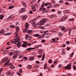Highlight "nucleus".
<instances>
[{"instance_id": "nucleus-10", "label": "nucleus", "mask_w": 76, "mask_h": 76, "mask_svg": "<svg viewBox=\"0 0 76 76\" xmlns=\"http://www.w3.org/2000/svg\"><path fill=\"white\" fill-rule=\"evenodd\" d=\"M67 13H70V11L67 10H65L64 11V14L66 15Z\"/></svg>"}, {"instance_id": "nucleus-3", "label": "nucleus", "mask_w": 76, "mask_h": 76, "mask_svg": "<svg viewBox=\"0 0 76 76\" xmlns=\"http://www.w3.org/2000/svg\"><path fill=\"white\" fill-rule=\"evenodd\" d=\"M19 41H20V39L19 38H16L15 39H13L11 41V43H12V44H15L16 42H19Z\"/></svg>"}, {"instance_id": "nucleus-50", "label": "nucleus", "mask_w": 76, "mask_h": 76, "mask_svg": "<svg viewBox=\"0 0 76 76\" xmlns=\"http://www.w3.org/2000/svg\"><path fill=\"white\" fill-rule=\"evenodd\" d=\"M16 28L17 29V30L18 31H19V27L18 26H17L16 27Z\"/></svg>"}, {"instance_id": "nucleus-54", "label": "nucleus", "mask_w": 76, "mask_h": 76, "mask_svg": "<svg viewBox=\"0 0 76 76\" xmlns=\"http://www.w3.org/2000/svg\"><path fill=\"white\" fill-rule=\"evenodd\" d=\"M31 23H34V20H31L30 22Z\"/></svg>"}, {"instance_id": "nucleus-39", "label": "nucleus", "mask_w": 76, "mask_h": 76, "mask_svg": "<svg viewBox=\"0 0 76 76\" xmlns=\"http://www.w3.org/2000/svg\"><path fill=\"white\" fill-rule=\"evenodd\" d=\"M32 39V37H28V40H31V39Z\"/></svg>"}, {"instance_id": "nucleus-20", "label": "nucleus", "mask_w": 76, "mask_h": 76, "mask_svg": "<svg viewBox=\"0 0 76 76\" xmlns=\"http://www.w3.org/2000/svg\"><path fill=\"white\" fill-rule=\"evenodd\" d=\"M21 44V43L20 42L18 43L17 44V46L18 48H20V45Z\"/></svg>"}, {"instance_id": "nucleus-57", "label": "nucleus", "mask_w": 76, "mask_h": 76, "mask_svg": "<svg viewBox=\"0 0 76 76\" xmlns=\"http://www.w3.org/2000/svg\"><path fill=\"white\" fill-rule=\"evenodd\" d=\"M10 28H14L15 27V26L13 25H11L10 26Z\"/></svg>"}, {"instance_id": "nucleus-21", "label": "nucleus", "mask_w": 76, "mask_h": 76, "mask_svg": "<svg viewBox=\"0 0 76 76\" xmlns=\"http://www.w3.org/2000/svg\"><path fill=\"white\" fill-rule=\"evenodd\" d=\"M54 7H58V6H60V4H57L56 5L54 4Z\"/></svg>"}, {"instance_id": "nucleus-9", "label": "nucleus", "mask_w": 76, "mask_h": 76, "mask_svg": "<svg viewBox=\"0 0 76 76\" xmlns=\"http://www.w3.org/2000/svg\"><path fill=\"white\" fill-rule=\"evenodd\" d=\"M28 29H26V30H25V31H26L28 33V34H30L31 33H32V31L31 30H28Z\"/></svg>"}, {"instance_id": "nucleus-46", "label": "nucleus", "mask_w": 76, "mask_h": 76, "mask_svg": "<svg viewBox=\"0 0 76 76\" xmlns=\"http://www.w3.org/2000/svg\"><path fill=\"white\" fill-rule=\"evenodd\" d=\"M70 49V48L69 47H67V50H69Z\"/></svg>"}, {"instance_id": "nucleus-56", "label": "nucleus", "mask_w": 76, "mask_h": 76, "mask_svg": "<svg viewBox=\"0 0 76 76\" xmlns=\"http://www.w3.org/2000/svg\"><path fill=\"white\" fill-rule=\"evenodd\" d=\"M58 36H59V37H60L61 35V33H59L58 34Z\"/></svg>"}, {"instance_id": "nucleus-48", "label": "nucleus", "mask_w": 76, "mask_h": 76, "mask_svg": "<svg viewBox=\"0 0 76 76\" xmlns=\"http://www.w3.org/2000/svg\"><path fill=\"white\" fill-rule=\"evenodd\" d=\"M65 30V28L64 27H62V31H64Z\"/></svg>"}, {"instance_id": "nucleus-28", "label": "nucleus", "mask_w": 76, "mask_h": 76, "mask_svg": "<svg viewBox=\"0 0 76 76\" xmlns=\"http://www.w3.org/2000/svg\"><path fill=\"white\" fill-rule=\"evenodd\" d=\"M25 37H26V39H28V38L29 37V35H28V34H26Z\"/></svg>"}, {"instance_id": "nucleus-55", "label": "nucleus", "mask_w": 76, "mask_h": 76, "mask_svg": "<svg viewBox=\"0 0 76 76\" xmlns=\"http://www.w3.org/2000/svg\"><path fill=\"white\" fill-rule=\"evenodd\" d=\"M48 62L49 63H51L52 62L51 61V59H50L49 61Z\"/></svg>"}, {"instance_id": "nucleus-26", "label": "nucleus", "mask_w": 76, "mask_h": 76, "mask_svg": "<svg viewBox=\"0 0 76 76\" xmlns=\"http://www.w3.org/2000/svg\"><path fill=\"white\" fill-rule=\"evenodd\" d=\"M41 46V45H38L36 46H35V48H38L39 47H40Z\"/></svg>"}, {"instance_id": "nucleus-15", "label": "nucleus", "mask_w": 76, "mask_h": 76, "mask_svg": "<svg viewBox=\"0 0 76 76\" xmlns=\"http://www.w3.org/2000/svg\"><path fill=\"white\" fill-rule=\"evenodd\" d=\"M12 34V33H5L4 34V35H6V36H8V35H10Z\"/></svg>"}, {"instance_id": "nucleus-35", "label": "nucleus", "mask_w": 76, "mask_h": 76, "mask_svg": "<svg viewBox=\"0 0 76 76\" xmlns=\"http://www.w3.org/2000/svg\"><path fill=\"white\" fill-rule=\"evenodd\" d=\"M13 7H14V6H12L10 7L9 8V9H12V8H13Z\"/></svg>"}, {"instance_id": "nucleus-24", "label": "nucleus", "mask_w": 76, "mask_h": 76, "mask_svg": "<svg viewBox=\"0 0 76 76\" xmlns=\"http://www.w3.org/2000/svg\"><path fill=\"white\" fill-rule=\"evenodd\" d=\"M27 45L25 44H23L21 45V47H26Z\"/></svg>"}, {"instance_id": "nucleus-53", "label": "nucleus", "mask_w": 76, "mask_h": 76, "mask_svg": "<svg viewBox=\"0 0 76 76\" xmlns=\"http://www.w3.org/2000/svg\"><path fill=\"white\" fill-rule=\"evenodd\" d=\"M61 13V11H60V10H58V14H59V13Z\"/></svg>"}, {"instance_id": "nucleus-25", "label": "nucleus", "mask_w": 76, "mask_h": 76, "mask_svg": "<svg viewBox=\"0 0 76 76\" xmlns=\"http://www.w3.org/2000/svg\"><path fill=\"white\" fill-rule=\"evenodd\" d=\"M10 18H11V19H12V16H11L10 17H9L6 20L7 21H9V20H10Z\"/></svg>"}, {"instance_id": "nucleus-64", "label": "nucleus", "mask_w": 76, "mask_h": 76, "mask_svg": "<svg viewBox=\"0 0 76 76\" xmlns=\"http://www.w3.org/2000/svg\"><path fill=\"white\" fill-rule=\"evenodd\" d=\"M62 54H66V53L65 52L63 51L62 53Z\"/></svg>"}, {"instance_id": "nucleus-51", "label": "nucleus", "mask_w": 76, "mask_h": 76, "mask_svg": "<svg viewBox=\"0 0 76 76\" xmlns=\"http://www.w3.org/2000/svg\"><path fill=\"white\" fill-rule=\"evenodd\" d=\"M71 31H72L70 29L69 31V35H70V34H71Z\"/></svg>"}, {"instance_id": "nucleus-29", "label": "nucleus", "mask_w": 76, "mask_h": 76, "mask_svg": "<svg viewBox=\"0 0 76 76\" xmlns=\"http://www.w3.org/2000/svg\"><path fill=\"white\" fill-rule=\"evenodd\" d=\"M47 10V9L45 8H43L42 9V10H43V12H44V13H45V10Z\"/></svg>"}, {"instance_id": "nucleus-34", "label": "nucleus", "mask_w": 76, "mask_h": 76, "mask_svg": "<svg viewBox=\"0 0 76 76\" xmlns=\"http://www.w3.org/2000/svg\"><path fill=\"white\" fill-rule=\"evenodd\" d=\"M7 52H8L6 50H5L4 51L3 53L4 54H6V53H7Z\"/></svg>"}, {"instance_id": "nucleus-63", "label": "nucleus", "mask_w": 76, "mask_h": 76, "mask_svg": "<svg viewBox=\"0 0 76 76\" xmlns=\"http://www.w3.org/2000/svg\"><path fill=\"white\" fill-rule=\"evenodd\" d=\"M65 4L66 5H69V3L66 2L65 3Z\"/></svg>"}, {"instance_id": "nucleus-62", "label": "nucleus", "mask_w": 76, "mask_h": 76, "mask_svg": "<svg viewBox=\"0 0 76 76\" xmlns=\"http://www.w3.org/2000/svg\"><path fill=\"white\" fill-rule=\"evenodd\" d=\"M12 65H13V64L12 63H10L9 64V66H12Z\"/></svg>"}, {"instance_id": "nucleus-30", "label": "nucleus", "mask_w": 76, "mask_h": 76, "mask_svg": "<svg viewBox=\"0 0 76 76\" xmlns=\"http://www.w3.org/2000/svg\"><path fill=\"white\" fill-rule=\"evenodd\" d=\"M5 32V31L4 30H2L0 32V34H3Z\"/></svg>"}, {"instance_id": "nucleus-16", "label": "nucleus", "mask_w": 76, "mask_h": 76, "mask_svg": "<svg viewBox=\"0 0 76 76\" xmlns=\"http://www.w3.org/2000/svg\"><path fill=\"white\" fill-rule=\"evenodd\" d=\"M18 57V55L17 54H15L12 57V58L13 59H15L17 58Z\"/></svg>"}, {"instance_id": "nucleus-1", "label": "nucleus", "mask_w": 76, "mask_h": 76, "mask_svg": "<svg viewBox=\"0 0 76 76\" xmlns=\"http://www.w3.org/2000/svg\"><path fill=\"white\" fill-rule=\"evenodd\" d=\"M47 21V19L46 18L43 19L40 22L36 24H35V22H34L33 24V26L35 27L36 26H39V28L41 29H45V27H43V25L44 24L45 22Z\"/></svg>"}, {"instance_id": "nucleus-31", "label": "nucleus", "mask_w": 76, "mask_h": 76, "mask_svg": "<svg viewBox=\"0 0 76 76\" xmlns=\"http://www.w3.org/2000/svg\"><path fill=\"white\" fill-rule=\"evenodd\" d=\"M48 31H45L44 32V35H48V33H47V32Z\"/></svg>"}, {"instance_id": "nucleus-47", "label": "nucleus", "mask_w": 76, "mask_h": 76, "mask_svg": "<svg viewBox=\"0 0 76 76\" xmlns=\"http://www.w3.org/2000/svg\"><path fill=\"white\" fill-rule=\"evenodd\" d=\"M45 40L44 39H43L42 40V42H45Z\"/></svg>"}, {"instance_id": "nucleus-12", "label": "nucleus", "mask_w": 76, "mask_h": 76, "mask_svg": "<svg viewBox=\"0 0 76 76\" xmlns=\"http://www.w3.org/2000/svg\"><path fill=\"white\" fill-rule=\"evenodd\" d=\"M27 17V15H24L22 17V20H24L26 19V18Z\"/></svg>"}, {"instance_id": "nucleus-2", "label": "nucleus", "mask_w": 76, "mask_h": 76, "mask_svg": "<svg viewBox=\"0 0 76 76\" xmlns=\"http://www.w3.org/2000/svg\"><path fill=\"white\" fill-rule=\"evenodd\" d=\"M10 59H8V58L6 59V58H5L3 60V61L4 62H5L6 61H7V62L4 64V66H7V65L9 63V61H10Z\"/></svg>"}, {"instance_id": "nucleus-27", "label": "nucleus", "mask_w": 76, "mask_h": 76, "mask_svg": "<svg viewBox=\"0 0 76 76\" xmlns=\"http://www.w3.org/2000/svg\"><path fill=\"white\" fill-rule=\"evenodd\" d=\"M45 58V54L43 55L42 59V61H44V58Z\"/></svg>"}, {"instance_id": "nucleus-18", "label": "nucleus", "mask_w": 76, "mask_h": 76, "mask_svg": "<svg viewBox=\"0 0 76 76\" xmlns=\"http://www.w3.org/2000/svg\"><path fill=\"white\" fill-rule=\"evenodd\" d=\"M3 18H4V15H0V19L1 20V19H3Z\"/></svg>"}, {"instance_id": "nucleus-40", "label": "nucleus", "mask_w": 76, "mask_h": 76, "mask_svg": "<svg viewBox=\"0 0 76 76\" xmlns=\"http://www.w3.org/2000/svg\"><path fill=\"white\" fill-rule=\"evenodd\" d=\"M73 69L74 70H75L76 69V66L75 65H74L73 66Z\"/></svg>"}, {"instance_id": "nucleus-49", "label": "nucleus", "mask_w": 76, "mask_h": 76, "mask_svg": "<svg viewBox=\"0 0 76 76\" xmlns=\"http://www.w3.org/2000/svg\"><path fill=\"white\" fill-rule=\"evenodd\" d=\"M23 58L25 59V60H27V58H28V57H24Z\"/></svg>"}, {"instance_id": "nucleus-36", "label": "nucleus", "mask_w": 76, "mask_h": 76, "mask_svg": "<svg viewBox=\"0 0 76 76\" xmlns=\"http://www.w3.org/2000/svg\"><path fill=\"white\" fill-rule=\"evenodd\" d=\"M49 6L50 7H53V6H52V5L51 4V3H49Z\"/></svg>"}, {"instance_id": "nucleus-11", "label": "nucleus", "mask_w": 76, "mask_h": 76, "mask_svg": "<svg viewBox=\"0 0 76 76\" xmlns=\"http://www.w3.org/2000/svg\"><path fill=\"white\" fill-rule=\"evenodd\" d=\"M34 59V58L33 56H30L29 57V61H32Z\"/></svg>"}, {"instance_id": "nucleus-7", "label": "nucleus", "mask_w": 76, "mask_h": 76, "mask_svg": "<svg viewBox=\"0 0 76 76\" xmlns=\"http://www.w3.org/2000/svg\"><path fill=\"white\" fill-rule=\"evenodd\" d=\"M26 28L24 29V31H26V29H28V27H29V25H28V23H26L25 25Z\"/></svg>"}, {"instance_id": "nucleus-6", "label": "nucleus", "mask_w": 76, "mask_h": 76, "mask_svg": "<svg viewBox=\"0 0 76 76\" xmlns=\"http://www.w3.org/2000/svg\"><path fill=\"white\" fill-rule=\"evenodd\" d=\"M31 9L33 12H36L37 10L35 7L33 5L31 6Z\"/></svg>"}, {"instance_id": "nucleus-14", "label": "nucleus", "mask_w": 76, "mask_h": 76, "mask_svg": "<svg viewBox=\"0 0 76 76\" xmlns=\"http://www.w3.org/2000/svg\"><path fill=\"white\" fill-rule=\"evenodd\" d=\"M18 53V54H20V52H19L18 51H12V52H11V53H12V54L13 55L14 53Z\"/></svg>"}, {"instance_id": "nucleus-22", "label": "nucleus", "mask_w": 76, "mask_h": 76, "mask_svg": "<svg viewBox=\"0 0 76 76\" xmlns=\"http://www.w3.org/2000/svg\"><path fill=\"white\" fill-rule=\"evenodd\" d=\"M27 69H31V67H32V66L28 65L27 66Z\"/></svg>"}, {"instance_id": "nucleus-44", "label": "nucleus", "mask_w": 76, "mask_h": 76, "mask_svg": "<svg viewBox=\"0 0 76 76\" xmlns=\"http://www.w3.org/2000/svg\"><path fill=\"white\" fill-rule=\"evenodd\" d=\"M56 41H58V37H56L55 38Z\"/></svg>"}, {"instance_id": "nucleus-23", "label": "nucleus", "mask_w": 76, "mask_h": 76, "mask_svg": "<svg viewBox=\"0 0 76 76\" xmlns=\"http://www.w3.org/2000/svg\"><path fill=\"white\" fill-rule=\"evenodd\" d=\"M35 48H28L26 49V50H35Z\"/></svg>"}, {"instance_id": "nucleus-41", "label": "nucleus", "mask_w": 76, "mask_h": 76, "mask_svg": "<svg viewBox=\"0 0 76 76\" xmlns=\"http://www.w3.org/2000/svg\"><path fill=\"white\" fill-rule=\"evenodd\" d=\"M45 36V35H44V34H42L41 35V37H40V38H42L43 37H44Z\"/></svg>"}, {"instance_id": "nucleus-60", "label": "nucleus", "mask_w": 76, "mask_h": 76, "mask_svg": "<svg viewBox=\"0 0 76 76\" xmlns=\"http://www.w3.org/2000/svg\"><path fill=\"white\" fill-rule=\"evenodd\" d=\"M18 30H16L15 32V34H18Z\"/></svg>"}, {"instance_id": "nucleus-19", "label": "nucleus", "mask_w": 76, "mask_h": 76, "mask_svg": "<svg viewBox=\"0 0 76 76\" xmlns=\"http://www.w3.org/2000/svg\"><path fill=\"white\" fill-rule=\"evenodd\" d=\"M11 73V72H10V71H8L6 73V75L7 76L8 75H10Z\"/></svg>"}, {"instance_id": "nucleus-37", "label": "nucleus", "mask_w": 76, "mask_h": 76, "mask_svg": "<svg viewBox=\"0 0 76 76\" xmlns=\"http://www.w3.org/2000/svg\"><path fill=\"white\" fill-rule=\"evenodd\" d=\"M34 36L35 37H39V36H40V35L37 34H34Z\"/></svg>"}, {"instance_id": "nucleus-52", "label": "nucleus", "mask_w": 76, "mask_h": 76, "mask_svg": "<svg viewBox=\"0 0 76 76\" xmlns=\"http://www.w3.org/2000/svg\"><path fill=\"white\" fill-rule=\"evenodd\" d=\"M57 61H54L53 63L54 64H56V63H57Z\"/></svg>"}, {"instance_id": "nucleus-58", "label": "nucleus", "mask_w": 76, "mask_h": 76, "mask_svg": "<svg viewBox=\"0 0 76 76\" xmlns=\"http://www.w3.org/2000/svg\"><path fill=\"white\" fill-rule=\"evenodd\" d=\"M74 54V52L72 53H71V57H72V56H73Z\"/></svg>"}, {"instance_id": "nucleus-43", "label": "nucleus", "mask_w": 76, "mask_h": 76, "mask_svg": "<svg viewBox=\"0 0 76 76\" xmlns=\"http://www.w3.org/2000/svg\"><path fill=\"white\" fill-rule=\"evenodd\" d=\"M63 2H64V1L62 0H60L59 1V3H63Z\"/></svg>"}, {"instance_id": "nucleus-4", "label": "nucleus", "mask_w": 76, "mask_h": 76, "mask_svg": "<svg viewBox=\"0 0 76 76\" xmlns=\"http://www.w3.org/2000/svg\"><path fill=\"white\" fill-rule=\"evenodd\" d=\"M67 16H64L63 18H61L60 20H59V21L60 22L64 21V20H65V19H67Z\"/></svg>"}, {"instance_id": "nucleus-33", "label": "nucleus", "mask_w": 76, "mask_h": 76, "mask_svg": "<svg viewBox=\"0 0 76 76\" xmlns=\"http://www.w3.org/2000/svg\"><path fill=\"white\" fill-rule=\"evenodd\" d=\"M47 64H45L44 66V69H45H45H46V68H47Z\"/></svg>"}, {"instance_id": "nucleus-13", "label": "nucleus", "mask_w": 76, "mask_h": 76, "mask_svg": "<svg viewBox=\"0 0 76 76\" xmlns=\"http://www.w3.org/2000/svg\"><path fill=\"white\" fill-rule=\"evenodd\" d=\"M22 4L25 7H26V3H25L24 1L22 2Z\"/></svg>"}, {"instance_id": "nucleus-59", "label": "nucleus", "mask_w": 76, "mask_h": 76, "mask_svg": "<svg viewBox=\"0 0 76 76\" xmlns=\"http://www.w3.org/2000/svg\"><path fill=\"white\" fill-rule=\"evenodd\" d=\"M2 70H3V68H1V69H0V73L2 72Z\"/></svg>"}, {"instance_id": "nucleus-61", "label": "nucleus", "mask_w": 76, "mask_h": 76, "mask_svg": "<svg viewBox=\"0 0 76 76\" xmlns=\"http://www.w3.org/2000/svg\"><path fill=\"white\" fill-rule=\"evenodd\" d=\"M9 55L10 56H12V55H13L12 53V52H11L10 53H9Z\"/></svg>"}, {"instance_id": "nucleus-42", "label": "nucleus", "mask_w": 76, "mask_h": 76, "mask_svg": "<svg viewBox=\"0 0 76 76\" xmlns=\"http://www.w3.org/2000/svg\"><path fill=\"white\" fill-rule=\"evenodd\" d=\"M38 58H41V57H42V55H39L38 56Z\"/></svg>"}, {"instance_id": "nucleus-17", "label": "nucleus", "mask_w": 76, "mask_h": 76, "mask_svg": "<svg viewBox=\"0 0 76 76\" xmlns=\"http://www.w3.org/2000/svg\"><path fill=\"white\" fill-rule=\"evenodd\" d=\"M50 17L51 18H56V15H52L50 16Z\"/></svg>"}, {"instance_id": "nucleus-45", "label": "nucleus", "mask_w": 76, "mask_h": 76, "mask_svg": "<svg viewBox=\"0 0 76 76\" xmlns=\"http://www.w3.org/2000/svg\"><path fill=\"white\" fill-rule=\"evenodd\" d=\"M66 44H70V42L68 41L66 42Z\"/></svg>"}, {"instance_id": "nucleus-32", "label": "nucleus", "mask_w": 76, "mask_h": 76, "mask_svg": "<svg viewBox=\"0 0 76 76\" xmlns=\"http://www.w3.org/2000/svg\"><path fill=\"white\" fill-rule=\"evenodd\" d=\"M69 21H71V22L74 21V19L73 18H70L69 19Z\"/></svg>"}, {"instance_id": "nucleus-5", "label": "nucleus", "mask_w": 76, "mask_h": 76, "mask_svg": "<svg viewBox=\"0 0 76 76\" xmlns=\"http://www.w3.org/2000/svg\"><path fill=\"white\" fill-rule=\"evenodd\" d=\"M71 66L72 65L71 64H68L65 67V69H69L70 70V68H71Z\"/></svg>"}, {"instance_id": "nucleus-38", "label": "nucleus", "mask_w": 76, "mask_h": 76, "mask_svg": "<svg viewBox=\"0 0 76 76\" xmlns=\"http://www.w3.org/2000/svg\"><path fill=\"white\" fill-rule=\"evenodd\" d=\"M10 68H11V69H14L15 66H13V65L11 66L10 67Z\"/></svg>"}, {"instance_id": "nucleus-8", "label": "nucleus", "mask_w": 76, "mask_h": 76, "mask_svg": "<svg viewBox=\"0 0 76 76\" xmlns=\"http://www.w3.org/2000/svg\"><path fill=\"white\" fill-rule=\"evenodd\" d=\"M25 9L24 8H21V10L19 12V13H23V12H24L26 11Z\"/></svg>"}]
</instances>
